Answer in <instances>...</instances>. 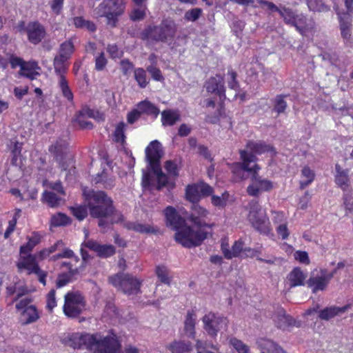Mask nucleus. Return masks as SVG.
Listing matches in <instances>:
<instances>
[{
  "mask_svg": "<svg viewBox=\"0 0 353 353\" xmlns=\"http://www.w3.org/2000/svg\"><path fill=\"white\" fill-rule=\"evenodd\" d=\"M63 341L65 345L74 349L85 348L94 353L120 352L121 344L114 334L103 336L99 333H72L65 336Z\"/></svg>",
  "mask_w": 353,
  "mask_h": 353,
  "instance_id": "1",
  "label": "nucleus"
},
{
  "mask_svg": "<svg viewBox=\"0 0 353 353\" xmlns=\"http://www.w3.org/2000/svg\"><path fill=\"white\" fill-rule=\"evenodd\" d=\"M83 194L88 203L90 215L94 218L99 219L98 223L99 227H106L108 222L104 219L111 216H113L112 223L123 221V216L115 210L112 199L105 192L91 190L84 192Z\"/></svg>",
  "mask_w": 353,
  "mask_h": 353,
  "instance_id": "2",
  "label": "nucleus"
},
{
  "mask_svg": "<svg viewBox=\"0 0 353 353\" xmlns=\"http://www.w3.org/2000/svg\"><path fill=\"white\" fill-rule=\"evenodd\" d=\"M241 159L243 162L236 165L233 170V172L241 180L243 179L245 171L252 173V182L247 188V192L250 196L258 197L261 192H270L274 188L272 181L258 174L257 171L260 168L255 163L256 157L252 154H249L247 151H241Z\"/></svg>",
  "mask_w": 353,
  "mask_h": 353,
  "instance_id": "3",
  "label": "nucleus"
},
{
  "mask_svg": "<svg viewBox=\"0 0 353 353\" xmlns=\"http://www.w3.org/2000/svg\"><path fill=\"white\" fill-rule=\"evenodd\" d=\"M177 32V25L174 21L167 19L163 20L158 26H150L141 34L143 40L155 42H172Z\"/></svg>",
  "mask_w": 353,
  "mask_h": 353,
  "instance_id": "4",
  "label": "nucleus"
},
{
  "mask_svg": "<svg viewBox=\"0 0 353 353\" xmlns=\"http://www.w3.org/2000/svg\"><path fill=\"white\" fill-rule=\"evenodd\" d=\"M125 10L123 0H103L94 10L99 17H105L106 23L110 28L117 26L119 17Z\"/></svg>",
  "mask_w": 353,
  "mask_h": 353,
  "instance_id": "5",
  "label": "nucleus"
},
{
  "mask_svg": "<svg viewBox=\"0 0 353 353\" xmlns=\"http://www.w3.org/2000/svg\"><path fill=\"white\" fill-rule=\"evenodd\" d=\"M208 232L204 228L192 227L185 225L181 230L175 233L174 239L182 246L188 248L200 245L207 238Z\"/></svg>",
  "mask_w": 353,
  "mask_h": 353,
  "instance_id": "6",
  "label": "nucleus"
},
{
  "mask_svg": "<svg viewBox=\"0 0 353 353\" xmlns=\"http://www.w3.org/2000/svg\"><path fill=\"white\" fill-rule=\"evenodd\" d=\"M109 283L125 294L141 292V281L129 274L118 273L108 277Z\"/></svg>",
  "mask_w": 353,
  "mask_h": 353,
  "instance_id": "7",
  "label": "nucleus"
},
{
  "mask_svg": "<svg viewBox=\"0 0 353 353\" xmlns=\"http://www.w3.org/2000/svg\"><path fill=\"white\" fill-rule=\"evenodd\" d=\"M248 220L252 225L260 233L268 234L270 231L269 219L262 210L259 201L253 199L248 203Z\"/></svg>",
  "mask_w": 353,
  "mask_h": 353,
  "instance_id": "8",
  "label": "nucleus"
},
{
  "mask_svg": "<svg viewBox=\"0 0 353 353\" xmlns=\"http://www.w3.org/2000/svg\"><path fill=\"white\" fill-rule=\"evenodd\" d=\"M49 151L53 154L56 161L59 163V167L63 170H67L72 165V157L68 152V143L66 140L59 139L49 148Z\"/></svg>",
  "mask_w": 353,
  "mask_h": 353,
  "instance_id": "9",
  "label": "nucleus"
},
{
  "mask_svg": "<svg viewBox=\"0 0 353 353\" xmlns=\"http://www.w3.org/2000/svg\"><path fill=\"white\" fill-rule=\"evenodd\" d=\"M85 308V301L79 292H68L65 295L63 312L67 316L76 318Z\"/></svg>",
  "mask_w": 353,
  "mask_h": 353,
  "instance_id": "10",
  "label": "nucleus"
},
{
  "mask_svg": "<svg viewBox=\"0 0 353 353\" xmlns=\"http://www.w3.org/2000/svg\"><path fill=\"white\" fill-rule=\"evenodd\" d=\"M20 255V259L17 264L19 270H26L28 274H35L38 276L39 281L45 285L47 272L40 269L36 255L31 254Z\"/></svg>",
  "mask_w": 353,
  "mask_h": 353,
  "instance_id": "11",
  "label": "nucleus"
},
{
  "mask_svg": "<svg viewBox=\"0 0 353 353\" xmlns=\"http://www.w3.org/2000/svg\"><path fill=\"white\" fill-rule=\"evenodd\" d=\"M202 321L203 329L212 337L216 336L221 329L226 328L228 323L227 318L213 312L205 314Z\"/></svg>",
  "mask_w": 353,
  "mask_h": 353,
  "instance_id": "12",
  "label": "nucleus"
},
{
  "mask_svg": "<svg viewBox=\"0 0 353 353\" xmlns=\"http://www.w3.org/2000/svg\"><path fill=\"white\" fill-rule=\"evenodd\" d=\"M208 214V211L204 208L200 206L197 203H192L190 214L188 217V219L192 223L196 228H212L213 224H208L205 221V219L207 217Z\"/></svg>",
  "mask_w": 353,
  "mask_h": 353,
  "instance_id": "13",
  "label": "nucleus"
},
{
  "mask_svg": "<svg viewBox=\"0 0 353 353\" xmlns=\"http://www.w3.org/2000/svg\"><path fill=\"white\" fill-rule=\"evenodd\" d=\"M162 156L161 144L157 140L152 141L145 149V157L151 169L157 170Z\"/></svg>",
  "mask_w": 353,
  "mask_h": 353,
  "instance_id": "14",
  "label": "nucleus"
},
{
  "mask_svg": "<svg viewBox=\"0 0 353 353\" xmlns=\"http://www.w3.org/2000/svg\"><path fill=\"white\" fill-rule=\"evenodd\" d=\"M25 30L29 41L34 45L39 43L46 34L45 28L38 21L28 23Z\"/></svg>",
  "mask_w": 353,
  "mask_h": 353,
  "instance_id": "15",
  "label": "nucleus"
},
{
  "mask_svg": "<svg viewBox=\"0 0 353 353\" xmlns=\"http://www.w3.org/2000/svg\"><path fill=\"white\" fill-rule=\"evenodd\" d=\"M224 83V79L221 75L210 77L205 83L206 90L218 95L221 100H223L225 99Z\"/></svg>",
  "mask_w": 353,
  "mask_h": 353,
  "instance_id": "16",
  "label": "nucleus"
},
{
  "mask_svg": "<svg viewBox=\"0 0 353 353\" xmlns=\"http://www.w3.org/2000/svg\"><path fill=\"white\" fill-rule=\"evenodd\" d=\"M273 321L276 326L281 330H286L290 327H299V324H296V321L290 316L287 315L283 308H277L272 316Z\"/></svg>",
  "mask_w": 353,
  "mask_h": 353,
  "instance_id": "17",
  "label": "nucleus"
},
{
  "mask_svg": "<svg viewBox=\"0 0 353 353\" xmlns=\"http://www.w3.org/2000/svg\"><path fill=\"white\" fill-rule=\"evenodd\" d=\"M82 245L96 252L97 255L101 258L110 257L116 252V249L112 245H101L92 240L83 242Z\"/></svg>",
  "mask_w": 353,
  "mask_h": 353,
  "instance_id": "18",
  "label": "nucleus"
},
{
  "mask_svg": "<svg viewBox=\"0 0 353 353\" xmlns=\"http://www.w3.org/2000/svg\"><path fill=\"white\" fill-rule=\"evenodd\" d=\"M165 215L167 221V225L172 227V228L176 232L181 230L185 225V219L177 213L174 208L171 206H168L165 208Z\"/></svg>",
  "mask_w": 353,
  "mask_h": 353,
  "instance_id": "19",
  "label": "nucleus"
},
{
  "mask_svg": "<svg viewBox=\"0 0 353 353\" xmlns=\"http://www.w3.org/2000/svg\"><path fill=\"white\" fill-rule=\"evenodd\" d=\"M339 20V27L341 35L343 39L350 41L352 33V16L348 14H341V12H337Z\"/></svg>",
  "mask_w": 353,
  "mask_h": 353,
  "instance_id": "20",
  "label": "nucleus"
},
{
  "mask_svg": "<svg viewBox=\"0 0 353 353\" xmlns=\"http://www.w3.org/2000/svg\"><path fill=\"white\" fill-rule=\"evenodd\" d=\"M124 227L129 230L141 234H156L159 230L152 225L144 224L138 221L126 222Z\"/></svg>",
  "mask_w": 353,
  "mask_h": 353,
  "instance_id": "21",
  "label": "nucleus"
},
{
  "mask_svg": "<svg viewBox=\"0 0 353 353\" xmlns=\"http://www.w3.org/2000/svg\"><path fill=\"white\" fill-rule=\"evenodd\" d=\"M329 280L323 273H321V276H312L307 281V284L309 288H311L312 292L316 293L318 291L324 290L328 283Z\"/></svg>",
  "mask_w": 353,
  "mask_h": 353,
  "instance_id": "22",
  "label": "nucleus"
},
{
  "mask_svg": "<svg viewBox=\"0 0 353 353\" xmlns=\"http://www.w3.org/2000/svg\"><path fill=\"white\" fill-rule=\"evenodd\" d=\"M347 309V306L337 307L331 306L327 307L319 312L318 316L320 319L323 321H330L332 319L340 316L345 313Z\"/></svg>",
  "mask_w": 353,
  "mask_h": 353,
  "instance_id": "23",
  "label": "nucleus"
},
{
  "mask_svg": "<svg viewBox=\"0 0 353 353\" xmlns=\"http://www.w3.org/2000/svg\"><path fill=\"white\" fill-rule=\"evenodd\" d=\"M61 268H65L68 270V272L66 273L61 274L59 276L58 279L57 281V286L58 288H61L68 283L72 278L79 273V270L77 268H72V265L70 263L63 262L61 263Z\"/></svg>",
  "mask_w": 353,
  "mask_h": 353,
  "instance_id": "24",
  "label": "nucleus"
},
{
  "mask_svg": "<svg viewBox=\"0 0 353 353\" xmlns=\"http://www.w3.org/2000/svg\"><path fill=\"white\" fill-rule=\"evenodd\" d=\"M306 275L299 268H294L287 276L288 282L290 288L304 285Z\"/></svg>",
  "mask_w": 353,
  "mask_h": 353,
  "instance_id": "25",
  "label": "nucleus"
},
{
  "mask_svg": "<svg viewBox=\"0 0 353 353\" xmlns=\"http://www.w3.org/2000/svg\"><path fill=\"white\" fill-rule=\"evenodd\" d=\"M270 148L269 145L262 141H249L246 144V150H243V151H247L249 154H252L256 157V154L265 153L269 151ZM242 150H241L240 152Z\"/></svg>",
  "mask_w": 353,
  "mask_h": 353,
  "instance_id": "26",
  "label": "nucleus"
},
{
  "mask_svg": "<svg viewBox=\"0 0 353 353\" xmlns=\"http://www.w3.org/2000/svg\"><path fill=\"white\" fill-rule=\"evenodd\" d=\"M196 314L194 310H188L184 322V330L188 336L194 338L195 336V325Z\"/></svg>",
  "mask_w": 353,
  "mask_h": 353,
  "instance_id": "27",
  "label": "nucleus"
},
{
  "mask_svg": "<svg viewBox=\"0 0 353 353\" xmlns=\"http://www.w3.org/2000/svg\"><path fill=\"white\" fill-rule=\"evenodd\" d=\"M37 70H40L38 63L35 61H28L21 65V70L19 74L30 79H34L36 76L39 75L37 72L34 71Z\"/></svg>",
  "mask_w": 353,
  "mask_h": 353,
  "instance_id": "28",
  "label": "nucleus"
},
{
  "mask_svg": "<svg viewBox=\"0 0 353 353\" xmlns=\"http://www.w3.org/2000/svg\"><path fill=\"white\" fill-rule=\"evenodd\" d=\"M42 200L51 208H57L64 203V199L52 191H44Z\"/></svg>",
  "mask_w": 353,
  "mask_h": 353,
  "instance_id": "29",
  "label": "nucleus"
},
{
  "mask_svg": "<svg viewBox=\"0 0 353 353\" xmlns=\"http://www.w3.org/2000/svg\"><path fill=\"white\" fill-rule=\"evenodd\" d=\"M172 353H189L192 350L190 342L183 341H174L168 346Z\"/></svg>",
  "mask_w": 353,
  "mask_h": 353,
  "instance_id": "30",
  "label": "nucleus"
},
{
  "mask_svg": "<svg viewBox=\"0 0 353 353\" xmlns=\"http://www.w3.org/2000/svg\"><path fill=\"white\" fill-rule=\"evenodd\" d=\"M39 319L37 309L33 305L27 307L21 312V321L23 324H29L36 321Z\"/></svg>",
  "mask_w": 353,
  "mask_h": 353,
  "instance_id": "31",
  "label": "nucleus"
},
{
  "mask_svg": "<svg viewBox=\"0 0 353 353\" xmlns=\"http://www.w3.org/2000/svg\"><path fill=\"white\" fill-rule=\"evenodd\" d=\"M185 196L192 203H196L201 197L199 183L188 185L185 189Z\"/></svg>",
  "mask_w": 353,
  "mask_h": 353,
  "instance_id": "32",
  "label": "nucleus"
},
{
  "mask_svg": "<svg viewBox=\"0 0 353 353\" xmlns=\"http://www.w3.org/2000/svg\"><path fill=\"white\" fill-rule=\"evenodd\" d=\"M180 120V115L175 111L168 110L161 112V121L163 125H173Z\"/></svg>",
  "mask_w": 353,
  "mask_h": 353,
  "instance_id": "33",
  "label": "nucleus"
},
{
  "mask_svg": "<svg viewBox=\"0 0 353 353\" xmlns=\"http://www.w3.org/2000/svg\"><path fill=\"white\" fill-rule=\"evenodd\" d=\"M68 60L63 58H61L59 56H55L53 61V65L54 68V72L58 76V79L61 77H65V74L67 72L68 66L66 65V61Z\"/></svg>",
  "mask_w": 353,
  "mask_h": 353,
  "instance_id": "34",
  "label": "nucleus"
},
{
  "mask_svg": "<svg viewBox=\"0 0 353 353\" xmlns=\"http://www.w3.org/2000/svg\"><path fill=\"white\" fill-rule=\"evenodd\" d=\"M137 108L140 110L141 113L146 114L148 115H152L154 117H157L159 114V110L152 103L148 101H143L140 102Z\"/></svg>",
  "mask_w": 353,
  "mask_h": 353,
  "instance_id": "35",
  "label": "nucleus"
},
{
  "mask_svg": "<svg viewBox=\"0 0 353 353\" xmlns=\"http://www.w3.org/2000/svg\"><path fill=\"white\" fill-rule=\"evenodd\" d=\"M72 22L77 28L85 29L90 32H94L96 30L95 24L90 21L85 20L82 17H74Z\"/></svg>",
  "mask_w": 353,
  "mask_h": 353,
  "instance_id": "36",
  "label": "nucleus"
},
{
  "mask_svg": "<svg viewBox=\"0 0 353 353\" xmlns=\"http://www.w3.org/2000/svg\"><path fill=\"white\" fill-rule=\"evenodd\" d=\"M41 241L40 236L37 234L28 239V241L26 245L21 246L20 254H30L33 248L39 243Z\"/></svg>",
  "mask_w": 353,
  "mask_h": 353,
  "instance_id": "37",
  "label": "nucleus"
},
{
  "mask_svg": "<svg viewBox=\"0 0 353 353\" xmlns=\"http://www.w3.org/2000/svg\"><path fill=\"white\" fill-rule=\"evenodd\" d=\"M74 52V46L70 40L61 44L59 54L57 56L68 60Z\"/></svg>",
  "mask_w": 353,
  "mask_h": 353,
  "instance_id": "38",
  "label": "nucleus"
},
{
  "mask_svg": "<svg viewBox=\"0 0 353 353\" xmlns=\"http://www.w3.org/2000/svg\"><path fill=\"white\" fill-rule=\"evenodd\" d=\"M70 218L61 212L52 215L50 219L51 225L54 227L66 225L70 224Z\"/></svg>",
  "mask_w": 353,
  "mask_h": 353,
  "instance_id": "39",
  "label": "nucleus"
},
{
  "mask_svg": "<svg viewBox=\"0 0 353 353\" xmlns=\"http://www.w3.org/2000/svg\"><path fill=\"white\" fill-rule=\"evenodd\" d=\"M336 169L338 173L336 176L335 181L343 190H346L349 186L347 172L343 170L340 171V166L338 165H336Z\"/></svg>",
  "mask_w": 353,
  "mask_h": 353,
  "instance_id": "40",
  "label": "nucleus"
},
{
  "mask_svg": "<svg viewBox=\"0 0 353 353\" xmlns=\"http://www.w3.org/2000/svg\"><path fill=\"white\" fill-rule=\"evenodd\" d=\"M285 97H287L286 95L279 94L276 96L274 99L273 110L278 114L284 113L288 107L287 102L285 100Z\"/></svg>",
  "mask_w": 353,
  "mask_h": 353,
  "instance_id": "41",
  "label": "nucleus"
},
{
  "mask_svg": "<svg viewBox=\"0 0 353 353\" xmlns=\"http://www.w3.org/2000/svg\"><path fill=\"white\" fill-rule=\"evenodd\" d=\"M301 174L303 179L300 181V187L301 189H304L313 181L314 174L308 167H304Z\"/></svg>",
  "mask_w": 353,
  "mask_h": 353,
  "instance_id": "42",
  "label": "nucleus"
},
{
  "mask_svg": "<svg viewBox=\"0 0 353 353\" xmlns=\"http://www.w3.org/2000/svg\"><path fill=\"white\" fill-rule=\"evenodd\" d=\"M93 182L95 184L101 183L103 188L106 189H111L114 185V180L112 178H108L104 172L97 174L93 179Z\"/></svg>",
  "mask_w": 353,
  "mask_h": 353,
  "instance_id": "43",
  "label": "nucleus"
},
{
  "mask_svg": "<svg viewBox=\"0 0 353 353\" xmlns=\"http://www.w3.org/2000/svg\"><path fill=\"white\" fill-rule=\"evenodd\" d=\"M58 84L61 90L63 96L69 101H72L73 100V94L69 88L68 83L65 77L58 79Z\"/></svg>",
  "mask_w": 353,
  "mask_h": 353,
  "instance_id": "44",
  "label": "nucleus"
},
{
  "mask_svg": "<svg viewBox=\"0 0 353 353\" xmlns=\"http://www.w3.org/2000/svg\"><path fill=\"white\" fill-rule=\"evenodd\" d=\"M292 26L303 34L307 28V19L303 14H296Z\"/></svg>",
  "mask_w": 353,
  "mask_h": 353,
  "instance_id": "45",
  "label": "nucleus"
},
{
  "mask_svg": "<svg viewBox=\"0 0 353 353\" xmlns=\"http://www.w3.org/2000/svg\"><path fill=\"white\" fill-rule=\"evenodd\" d=\"M257 343L261 349L266 350L268 353H273L279 345L274 341L265 339H259Z\"/></svg>",
  "mask_w": 353,
  "mask_h": 353,
  "instance_id": "46",
  "label": "nucleus"
},
{
  "mask_svg": "<svg viewBox=\"0 0 353 353\" xmlns=\"http://www.w3.org/2000/svg\"><path fill=\"white\" fill-rule=\"evenodd\" d=\"M157 275L161 283L170 285L171 277L169 276L168 270L164 266H159L157 268Z\"/></svg>",
  "mask_w": 353,
  "mask_h": 353,
  "instance_id": "47",
  "label": "nucleus"
},
{
  "mask_svg": "<svg viewBox=\"0 0 353 353\" xmlns=\"http://www.w3.org/2000/svg\"><path fill=\"white\" fill-rule=\"evenodd\" d=\"M134 78L141 88H145L148 85L146 72L143 68L134 70Z\"/></svg>",
  "mask_w": 353,
  "mask_h": 353,
  "instance_id": "48",
  "label": "nucleus"
},
{
  "mask_svg": "<svg viewBox=\"0 0 353 353\" xmlns=\"http://www.w3.org/2000/svg\"><path fill=\"white\" fill-rule=\"evenodd\" d=\"M70 210L72 214L79 221L83 220L88 215L87 208L85 205L71 207Z\"/></svg>",
  "mask_w": 353,
  "mask_h": 353,
  "instance_id": "49",
  "label": "nucleus"
},
{
  "mask_svg": "<svg viewBox=\"0 0 353 353\" xmlns=\"http://www.w3.org/2000/svg\"><path fill=\"white\" fill-rule=\"evenodd\" d=\"M154 174L157 176V181H158V190H160L162 187L166 185L168 183V177L167 176L161 171L160 165L158 166L157 170L151 169Z\"/></svg>",
  "mask_w": 353,
  "mask_h": 353,
  "instance_id": "50",
  "label": "nucleus"
},
{
  "mask_svg": "<svg viewBox=\"0 0 353 353\" xmlns=\"http://www.w3.org/2000/svg\"><path fill=\"white\" fill-rule=\"evenodd\" d=\"M279 14L283 18L286 23L292 26L296 14L291 9L283 7L281 10Z\"/></svg>",
  "mask_w": 353,
  "mask_h": 353,
  "instance_id": "51",
  "label": "nucleus"
},
{
  "mask_svg": "<svg viewBox=\"0 0 353 353\" xmlns=\"http://www.w3.org/2000/svg\"><path fill=\"white\" fill-rule=\"evenodd\" d=\"M228 199V194L226 192H225L222 193L221 196H220L212 195L211 200H212V203L214 206H216L219 208H223L224 206H225V205L227 203Z\"/></svg>",
  "mask_w": 353,
  "mask_h": 353,
  "instance_id": "52",
  "label": "nucleus"
},
{
  "mask_svg": "<svg viewBox=\"0 0 353 353\" xmlns=\"http://www.w3.org/2000/svg\"><path fill=\"white\" fill-rule=\"evenodd\" d=\"M307 4L310 10L321 12L327 9L323 3L322 0H306Z\"/></svg>",
  "mask_w": 353,
  "mask_h": 353,
  "instance_id": "53",
  "label": "nucleus"
},
{
  "mask_svg": "<svg viewBox=\"0 0 353 353\" xmlns=\"http://www.w3.org/2000/svg\"><path fill=\"white\" fill-rule=\"evenodd\" d=\"M230 344L239 352V353H246L247 349L249 347L243 343L241 341L232 338L230 339Z\"/></svg>",
  "mask_w": 353,
  "mask_h": 353,
  "instance_id": "54",
  "label": "nucleus"
},
{
  "mask_svg": "<svg viewBox=\"0 0 353 353\" xmlns=\"http://www.w3.org/2000/svg\"><path fill=\"white\" fill-rule=\"evenodd\" d=\"M125 124L123 122H120L116 127L114 131V141L118 143H123L125 139L124 128Z\"/></svg>",
  "mask_w": 353,
  "mask_h": 353,
  "instance_id": "55",
  "label": "nucleus"
},
{
  "mask_svg": "<svg viewBox=\"0 0 353 353\" xmlns=\"http://www.w3.org/2000/svg\"><path fill=\"white\" fill-rule=\"evenodd\" d=\"M201 12V9L198 8H193L185 13L184 19L187 21H195L200 17Z\"/></svg>",
  "mask_w": 353,
  "mask_h": 353,
  "instance_id": "56",
  "label": "nucleus"
},
{
  "mask_svg": "<svg viewBox=\"0 0 353 353\" xmlns=\"http://www.w3.org/2000/svg\"><path fill=\"white\" fill-rule=\"evenodd\" d=\"M320 56L322 57L323 60L327 61L331 64H336L339 61L338 54L332 51L323 52Z\"/></svg>",
  "mask_w": 353,
  "mask_h": 353,
  "instance_id": "57",
  "label": "nucleus"
},
{
  "mask_svg": "<svg viewBox=\"0 0 353 353\" xmlns=\"http://www.w3.org/2000/svg\"><path fill=\"white\" fill-rule=\"evenodd\" d=\"M343 205L346 215L349 213H353V196L351 194H345L343 196Z\"/></svg>",
  "mask_w": 353,
  "mask_h": 353,
  "instance_id": "58",
  "label": "nucleus"
},
{
  "mask_svg": "<svg viewBox=\"0 0 353 353\" xmlns=\"http://www.w3.org/2000/svg\"><path fill=\"white\" fill-rule=\"evenodd\" d=\"M243 243L241 241H235L230 250L231 259L239 256L243 252Z\"/></svg>",
  "mask_w": 353,
  "mask_h": 353,
  "instance_id": "59",
  "label": "nucleus"
},
{
  "mask_svg": "<svg viewBox=\"0 0 353 353\" xmlns=\"http://www.w3.org/2000/svg\"><path fill=\"white\" fill-rule=\"evenodd\" d=\"M61 252L58 253L55 255H53L50 260L52 261H56L61 258H72L74 256V252L72 250L68 249V248H63L61 250Z\"/></svg>",
  "mask_w": 353,
  "mask_h": 353,
  "instance_id": "60",
  "label": "nucleus"
},
{
  "mask_svg": "<svg viewBox=\"0 0 353 353\" xmlns=\"http://www.w3.org/2000/svg\"><path fill=\"white\" fill-rule=\"evenodd\" d=\"M120 65L123 74L125 76L128 75L134 69V65L128 59L121 61Z\"/></svg>",
  "mask_w": 353,
  "mask_h": 353,
  "instance_id": "61",
  "label": "nucleus"
},
{
  "mask_svg": "<svg viewBox=\"0 0 353 353\" xmlns=\"http://www.w3.org/2000/svg\"><path fill=\"white\" fill-rule=\"evenodd\" d=\"M147 71L151 74L152 77L159 81L163 80V77L161 74V70L153 65H150L147 68Z\"/></svg>",
  "mask_w": 353,
  "mask_h": 353,
  "instance_id": "62",
  "label": "nucleus"
},
{
  "mask_svg": "<svg viewBox=\"0 0 353 353\" xmlns=\"http://www.w3.org/2000/svg\"><path fill=\"white\" fill-rule=\"evenodd\" d=\"M57 305L55 299V290H51L47 295V308L49 311H52V309Z\"/></svg>",
  "mask_w": 353,
  "mask_h": 353,
  "instance_id": "63",
  "label": "nucleus"
},
{
  "mask_svg": "<svg viewBox=\"0 0 353 353\" xmlns=\"http://www.w3.org/2000/svg\"><path fill=\"white\" fill-rule=\"evenodd\" d=\"M199 191L201 192V194L203 196H208L212 195L213 193V188L204 182L199 183Z\"/></svg>",
  "mask_w": 353,
  "mask_h": 353,
  "instance_id": "64",
  "label": "nucleus"
}]
</instances>
